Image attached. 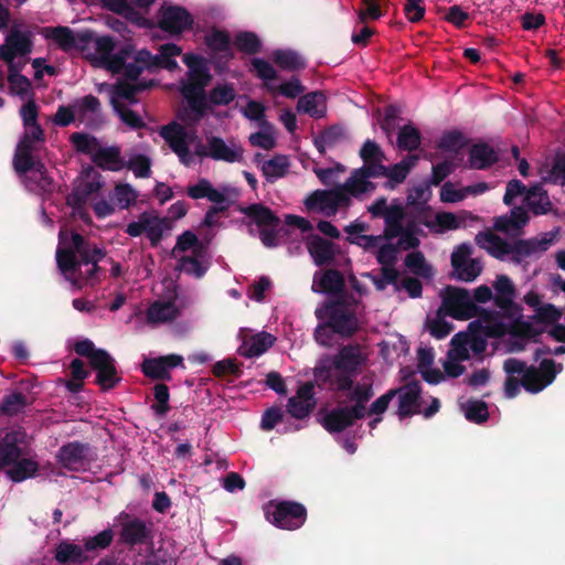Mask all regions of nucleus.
<instances>
[{
  "label": "nucleus",
  "mask_w": 565,
  "mask_h": 565,
  "mask_svg": "<svg viewBox=\"0 0 565 565\" xmlns=\"http://www.w3.org/2000/svg\"><path fill=\"white\" fill-rule=\"evenodd\" d=\"M72 245L58 247L56 263L61 273L76 288L94 285L99 281L97 276L100 267L98 263L106 257V252L97 247L79 233H72Z\"/></svg>",
  "instance_id": "1"
},
{
  "label": "nucleus",
  "mask_w": 565,
  "mask_h": 565,
  "mask_svg": "<svg viewBox=\"0 0 565 565\" xmlns=\"http://www.w3.org/2000/svg\"><path fill=\"white\" fill-rule=\"evenodd\" d=\"M212 76L209 67L188 71V83L182 85L181 94L185 98L190 113L180 115L185 122H199L209 111L205 87L210 84Z\"/></svg>",
  "instance_id": "2"
},
{
  "label": "nucleus",
  "mask_w": 565,
  "mask_h": 565,
  "mask_svg": "<svg viewBox=\"0 0 565 565\" xmlns=\"http://www.w3.org/2000/svg\"><path fill=\"white\" fill-rule=\"evenodd\" d=\"M441 306L438 316H449L456 320H469L477 316L489 320L491 312L473 302L469 291L461 287L446 286L440 292Z\"/></svg>",
  "instance_id": "3"
},
{
  "label": "nucleus",
  "mask_w": 565,
  "mask_h": 565,
  "mask_svg": "<svg viewBox=\"0 0 565 565\" xmlns=\"http://www.w3.org/2000/svg\"><path fill=\"white\" fill-rule=\"evenodd\" d=\"M237 210L259 227V239L264 246L268 248L278 246L280 218L268 206L253 203L247 206H238Z\"/></svg>",
  "instance_id": "4"
},
{
  "label": "nucleus",
  "mask_w": 565,
  "mask_h": 565,
  "mask_svg": "<svg viewBox=\"0 0 565 565\" xmlns=\"http://www.w3.org/2000/svg\"><path fill=\"white\" fill-rule=\"evenodd\" d=\"M265 516L267 521L279 529L297 530L307 520V509L296 501H280L277 503L270 501L265 508Z\"/></svg>",
  "instance_id": "5"
},
{
  "label": "nucleus",
  "mask_w": 565,
  "mask_h": 565,
  "mask_svg": "<svg viewBox=\"0 0 565 565\" xmlns=\"http://www.w3.org/2000/svg\"><path fill=\"white\" fill-rule=\"evenodd\" d=\"M118 544L134 548L151 543L153 540L152 524L126 512L119 514Z\"/></svg>",
  "instance_id": "6"
},
{
  "label": "nucleus",
  "mask_w": 565,
  "mask_h": 565,
  "mask_svg": "<svg viewBox=\"0 0 565 565\" xmlns=\"http://www.w3.org/2000/svg\"><path fill=\"white\" fill-rule=\"evenodd\" d=\"M45 135L42 126L36 122L24 126V132L17 145L13 168L18 174H25L32 167L33 152L38 149V142H44Z\"/></svg>",
  "instance_id": "7"
},
{
  "label": "nucleus",
  "mask_w": 565,
  "mask_h": 565,
  "mask_svg": "<svg viewBox=\"0 0 565 565\" xmlns=\"http://www.w3.org/2000/svg\"><path fill=\"white\" fill-rule=\"evenodd\" d=\"M471 254L472 247L468 243L458 245L451 253L452 278L471 282L480 276L483 269L482 263L479 258H470Z\"/></svg>",
  "instance_id": "8"
},
{
  "label": "nucleus",
  "mask_w": 565,
  "mask_h": 565,
  "mask_svg": "<svg viewBox=\"0 0 565 565\" xmlns=\"http://www.w3.org/2000/svg\"><path fill=\"white\" fill-rule=\"evenodd\" d=\"M30 437L23 428L8 431L0 439V470L10 468L22 456H28Z\"/></svg>",
  "instance_id": "9"
},
{
  "label": "nucleus",
  "mask_w": 565,
  "mask_h": 565,
  "mask_svg": "<svg viewBox=\"0 0 565 565\" xmlns=\"http://www.w3.org/2000/svg\"><path fill=\"white\" fill-rule=\"evenodd\" d=\"M328 311L327 327L333 333L341 337H352L358 330L355 313L347 308L343 300L329 301L326 303Z\"/></svg>",
  "instance_id": "10"
},
{
  "label": "nucleus",
  "mask_w": 565,
  "mask_h": 565,
  "mask_svg": "<svg viewBox=\"0 0 565 565\" xmlns=\"http://www.w3.org/2000/svg\"><path fill=\"white\" fill-rule=\"evenodd\" d=\"M558 230L543 233L541 237L516 239L512 243L511 262L521 264L525 258L540 257L554 243Z\"/></svg>",
  "instance_id": "11"
},
{
  "label": "nucleus",
  "mask_w": 565,
  "mask_h": 565,
  "mask_svg": "<svg viewBox=\"0 0 565 565\" xmlns=\"http://www.w3.org/2000/svg\"><path fill=\"white\" fill-rule=\"evenodd\" d=\"M158 17L157 26L171 35H180L193 25L191 13L181 6H162Z\"/></svg>",
  "instance_id": "12"
},
{
  "label": "nucleus",
  "mask_w": 565,
  "mask_h": 565,
  "mask_svg": "<svg viewBox=\"0 0 565 565\" xmlns=\"http://www.w3.org/2000/svg\"><path fill=\"white\" fill-rule=\"evenodd\" d=\"M182 53L181 46L174 43H166L159 46V54L153 55L147 49L138 51V62L147 63L149 72H153L158 68H164L168 71H174L178 68V63L174 60Z\"/></svg>",
  "instance_id": "13"
},
{
  "label": "nucleus",
  "mask_w": 565,
  "mask_h": 565,
  "mask_svg": "<svg viewBox=\"0 0 565 565\" xmlns=\"http://www.w3.org/2000/svg\"><path fill=\"white\" fill-rule=\"evenodd\" d=\"M41 34L56 42L63 51H68L74 47L83 50L94 39L93 33L89 31L74 34L68 26L62 25L43 28Z\"/></svg>",
  "instance_id": "14"
},
{
  "label": "nucleus",
  "mask_w": 565,
  "mask_h": 565,
  "mask_svg": "<svg viewBox=\"0 0 565 565\" xmlns=\"http://www.w3.org/2000/svg\"><path fill=\"white\" fill-rule=\"evenodd\" d=\"M204 43L212 52L211 58L214 61L216 70L227 66L228 62L234 58L231 38L226 31L213 29L204 36Z\"/></svg>",
  "instance_id": "15"
},
{
  "label": "nucleus",
  "mask_w": 565,
  "mask_h": 565,
  "mask_svg": "<svg viewBox=\"0 0 565 565\" xmlns=\"http://www.w3.org/2000/svg\"><path fill=\"white\" fill-rule=\"evenodd\" d=\"M32 167L24 175V185L28 191L42 196H50L54 192L55 183L49 175L45 164L40 159H32Z\"/></svg>",
  "instance_id": "16"
},
{
  "label": "nucleus",
  "mask_w": 565,
  "mask_h": 565,
  "mask_svg": "<svg viewBox=\"0 0 565 565\" xmlns=\"http://www.w3.org/2000/svg\"><path fill=\"white\" fill-rule=\"evenodd\" d=\"M32 34L13 26L0 45V60H15L17 56H25L32 52Z\"/></svg>",
  "instance_id": "17"
},
{
  "label": "nucleus",
  "mask_w": 565,
  "mask_h": 565,
  "mask_svg": "<svg viewBox=\"0 0 565 565\" xmlns=\"http://www.w3.org/2000/svg\"><path fill=\"white\" fill-rule=\"evenodd\" d=\"M183 365V356L179 354H168L159 358L145 359L141 364V371L145 376L151 380L170 381V371Z\"/></svg>",
  "instance_id": "18"
},
{
  "label": "nucleus",
  "mask_w": 565,
  "mask_h": 565,
  "mask_svg": "<svg viewBox=\"0 0 565 565\" xmlns=\"http://www.w3.org/2000/svg\"><path fill=\"white\" fill-rule=\"evenodd\" d=\"M89 365L97 372L95 383L102 391L113 390L121 381L115 365V360L107 351L99 353Z\"/></svg>",
  "instance_id": "19"
},
{
  "label": "nucleus",
  "mask_w": 565,
  "mask_h": 565,
  "mask_svg": "<svg viewBox=\"0 0 565 565\" xmlns=\"http://www.w3.org/2000/svg\"><path fill=\"white\" fill-rule=\"evenodd\" d=\"M90 450L89 444L81 441H70L63 445L57 454V462L70 471H78L85 465L88 459V452Z\"/></svg>",
  "instance_id": "20"
},
{
  "label": "nucleus",
  "mask_w": 565,
  "mask_h": 565,
  "mask_svg": "<svg viewBox=\"0 0 565 565\" xmlns=\"http://www.w3.org/2000/svg\"><path fill=\"white\" fill-rule=\"evenodd\" d=\"M76 119L84 124L87 128L96 129L100 126L102 104L100 100L89 94L82 98H77L72 103Z\"/></svg>",
  "instance_id": "21"
},
{
  "label": "nucleus",
  "mask_w": 565,
  "mask_h": 565,
  "mask_svg": "<svg viewBox=\"0 0 565 565\" xmlns=\"http://www.w3.org/2000/svg\"><path fill=\"white\" fill-rule=\"evenodd\" d=\"M397 391L398 395V407L397 415L401 419L411 417L415 414L420 413V393L422 387L418 381H412L399 388H393Z\"/></svg>",
  "instance_id": "22"
},
{
  "label": "nucleus",
  "mask_w": 565,
  "mask_h": 565,
  "mask_svg": "<svg viewBox=\"0 0 565 565\" xmlns=\"http://www.w3.org/2000/svg\"><path fill=\"white\" fill-rule=\"evenodd\" d=\"M313 384L306 382L297 390L296 396L288 399L287 411L291 417L303 419L309 416L316 406Z\"/></svg>",
  "instance_id": "23"
},
{
  "label": "nucleus",
  "mask_w": 565,
  "mask_h": 565,
  "mask_svg": "<svg viewBox=\"0 0 565 565\" xmlns=\"http://www.w3.org/2000/svg\"><path fill=\"white\" fill-rule=\"evenodd\" d=\"M159 134L179 158L186 153L189 141L192 140V137H195L194 132L189 134L184 126L177 121L162 126Z\"/></svg>",
  "instance_id": "24"
},
{
  "label": "nucleus",
  "mask_w": 565,
  "mask_h": 565,
  "mask_svg": "<svg viewBox=\"0 0 565 565\" xmlns=\"http://www.w3.org/2000/svg\"><path fill=\"white\" fill-rule=\"evenodd\" d=\"M306 246L317 266L330 265L334 262L337 250L333 242L312 234L307 238Z\"/></svg>",
  "instance_id": "25"
},
{
  "label": "nucleus",
  "mask_w": 565,
  "mask_h": 565,
  "mask_svg": "<svg viewBox=\"0 0 565 565\" xmlns=\"http://www.w3.org/2000/svg\"><path fill=\"white\" fill-rule=\"evenodd\" d=\"M530 217L523 206H514L509 214L497 217L494 228L508 235H519Z\"/></svg>",
  "instance_id": "26"
},
{
  "label": "nucleus",
  "mask_w": 565,
  "mask_h": 565,
  "mask_svg": "<svg viewBox=\"0 0 565 565\" xmlns=\"http://www.w3.org/2000/svg\"><path fill=\"white\" fill-rule=\"evenodd\" d=\"M499 161V154L486 142L473 143L469 149L468 166L476 170H486Z\"/></svg>",
  "instance_id": "27"
},
{
  "label": "nucleus",
  "mask_w": 565,
  "mask_h": 565,
  "mask_svg": "<svg viewBox=\"0 0 565 565\" xmlns=\"http://www.w3.org/2000/svg\"><path fill=\"white\" fill-rule=\"evenodd\" d=\"M475 241L480 248L486 249L497 259H504L505 256L511 255L512 243H508L490 231L478 233Z\"/></svg>",
  "instance_id": "28"
},
{
  "label": "nucleus",
  "mask_w": 565,
  "mask_h": 565,
  "mask_svg": "<svg viewBox=\"0 0 565 565\" xmlns=\"http://www.w3.org/2000/svg\"><path fill=\"white\" fill-rule=\"evenodd\" d=\"M276 338L268 332H258L243 341L237 352L239 355L252 359L264 354L270 349Z\"/></svg>",
  "instance_id": "29"
},
{
  "label": "nucleus",
  "mask_w": 565,
  "mask_h": 565,
  "mask_svg": "<svg viewBox=\"0 0 565 565\" xmlns=\"http://www.w3.org/2000/svg\"><path fill=\"white\" fill-rule=\"evenodd\" d=\"M363 361L364 359L360 348L349 344L342 347L333 356L332 366L335 371H345L356 374Z\"/></svg>",
  "instance_id": "30"
},
{
  "label": "nucleus",
  "mask_w": 565,
  "mask_h": 565,
  "mask_svg": "<svg viewBox=\"0 0 565 565\" xmlns=\"http://www.w3.org/2000/svg\"><path fill=\"white\" fill-rule=\"evenodd\" d=\"M92 162L104 171H120L125 167L120 148L117 146L103 147L94 153Z\"/></svg>",
  "instance_id": "31"
},
{
  "label": "nucleus",
  "mask_w": 565,
  "mask_h": 565,
  "mask_svg": "<svg viewBox=\"0 0 565 565\" xmlns=\"http://www.w3.org/2000/svg\"><path fill=\"white\" fill-rule=\"evenodd\" d=\"M524 203L535 215H545L552 211L553 204L547 191L541 184H534L525 193Z\"/></svg>",
  "instance_id": "32"
},
{
  "label": "nucleus",
  "mask_w": 565,
  "mask_h": 565,
  "mask_svg": "<svg viewBox=\"0 0 565 565\" xmlns=\"http://www.w3.org/2000/svg\"><path fill=\"white\" fill-rule=\"evenodd\" d=\"M207 147L210 158L214 160L230 163L238 162L242 160V148H231L221 137L212 136L207 138Z\"/></svg>",
  "instance_id": "33"
},
{
  "label": "nucleus",
  "mask_w": 565,
  "mask_h": 565,
  "mask_svg": "<svg viewBox=\"0 0 565 565\" xmlns=\"http://www.w3.org/2000/svg\"><path fill=\"white\" fill-rule=\"evenodd\" d=\"M493 287L497 291L493 299L498 308L503 311H509L515 308V303L513 301L515 297V287L508 276H498Z\"/></svg>",
  "instance_id": "34"
},
{
  "label": "nucleus",
  "mask_w": 565,
  "mask_h": 565,
  "mask_svg": "<svg viewBox=\"0 0 565 565\" xmlns=\"http://www.w3.org/2000/svg\"><path fill=\"white\" fill-rule=\"evenodd\" d=\"M186 195L193 200L207 199L215 204H223L227 202L224 192L213 188L207 179H200L194 185L186 188Z\"/></svg>",
  "instance_id": "35"
},
{
  "label": "nucleus",
  "mask_w": 565,
  "mask_h": 565,
  "mask_svg": "<svg viewBox=\"0 0 565 565\" xmlns=\"http://www.w3.org/2000/svg\"><path fill=\"white\" fill-rule=\"evenodd\" d=\"M317 279L315 278L312 290L315 292H326L330 295L342 294L345 287L343 274L338 269H327L321 275L318 287H316Z\"/></svg>",
  "instance_id": "36"
},
{
  "label": "nucleus",
  "mask_w": 565,
  "mask_h": 565,
  "mask_svg": "<svg viewBox=\"0 0 565 565\" xmlns=\"http://www.w3.org/2000/svg\"><path fill=\"white\" fill-rule=\"evenodd\" d=\"M354 424L344 406L332 408L321 419V425L330 434L342 433Z\"/></svg>",
  "instance_id": "37"
},
{
  "label": "nucleus",
  "mask_w": 565,
  "mask_h": 565,
  "mask_svg": "<svg viewBox=\"0 0 565 565\" xmlns=\"http://www.w3.org/2000/svg\"><path fill=\"white\" fill-rule=\"evenodd\" d=\"M179 313L173 301L156 300L147 309V321L152 324L171 322L178 318Z\"/></svg>",
  "instance_id": "38"
},
{
  "label": "nucleus",
  "mask_w": 565,
  "mask_h": 565,
  "mask_svg": "<svg viewBox=\"0 0 565 565\" xmlns=\"http://www.w3.org/2000/svg\"><path fill=\"white\" fill-rule=\"evenodd\" d=\"M297 110L316 119L324 117L327 110L324 95L321 92H312L300 96Z\"/></svg>",
  "instance_id": "39"
},
{
  "label": "nucleus",
  "mask_w": 565,
  "mask_h": 565,
  "mask_svg": "<svg viewBox=\"0 0 565 565\" xmlns=\"http://www.w3.org/2000/svg\"><path fill=\"white\" fill-rule=\"evenodd\" d=\"M54 557L63 565L83 564L88 561L85 548L68 541H62L56 546Z\"/></svg>",
  "instance_id": "40"
},
{
  "label": "nucleus",
  "mask_w": 565,
  "mask_h": 565,
  "mask_svg": "<svg viewBox=\"0 0 565 565\" xmlns=\"http://www.w3.org/2000/svg\"><path fill=\"white\" fill-rule=\"evenodd\" d=\"M406 216V212L404 206L399 204L390 205L385 216H384V231L383 237L384 239L391 241L394 239L401 234L403 230V221Z\"/></svg>",
  "instance_id": "41"
},
{
  "label": "nucleus",
  "mask_w": 565,
  "mask_h": 565,
  "mask_svg": "<svg viewBox=\"0 0 565 565\" xmlns=\"http://www.w3.org/2000/svg\"><path fill=\"white\" fill-rule=\"evenodd\" d=\"M273 62L284 71H301L307 67L306 60L294 50H275L271 54Z\"/></svg>",
  "instance_id": "42"
},
{
  "label": "nucleus",
  "mask_w": 565,
  "mask_h": 565,
  "mask_svg": "<svg viewBox=\"0 0 565 565\" xmlns=\"http://www.w3.org/2000/svg\"><path fill=\"white\" fill-rule=\"evenodd\" d=\"M39 462L26 456H22L10 468L7 469V476L13 482H22L36 475Z\"/></svg>",
  "instance_id": "43"
},
{
  "label": "nucleus",
  "mask_w": 565,
  "mask_h": 565,
  "mask_svg": "<svg viewBox=\"0 0 565 565\" xmlns=\"http://www.w3.org/2000/svg\"><path fill=\"white\" fill-rule=\"evenodd\" d=\"M418 157L415 154H408L398 163L392 167H387V174L385 178L388 179L386 186L393 188L394 184H398L405 181L412 168L416 164Z\"/></svg>",
  "instance_id": "44"
},
{
  "label": "nucleus",
  "mask_w": 565,
  "mask_h": 565,
  "mask_svg": "<svg viewBox=\"0 0 565 565\" xmlns=\"http://www.w3.org/2000/svg\"><path fill=\"white\" fill-rule=\"evenodd\" d=\"M388 0H361L358 17L362 23L369 20H379L387 12Z\"/></svg>",
  "instance_id": "45"
},
{
  "label": "nucleus",
  "mask_w": 565,
  "mask_h": 565,
  "mask_svg": "<svg viewBox=\"0 0 565 565\" xmlns=\"http://www.w3.org/2000/svg\"><path fill=\"white\" fill-rule=\"evenodd\" d=\"M422 142L420 131L412 124L404 125L397 134V147L405 151H415Z\"/></svg>",
  "instance_id": "46"
},
{
  "label": "nucleus",
  "mask_w": 565,
  "mask_h": 565,
  "mask_svg": "<svg viewBox=\"0 0 565 565\" xmlns=\"http://www.w3.org/2000/svg\"><path fill=\"white\" fill-rule=\"evenodd\" d=\"M259 36L252 31H239L234 36V46L242 53L255 55L262 51Z\"/></svg>",
  "instance_id": "47"
},
{
  "label": "nucleus",
  "mask_w": 565,
  "mask_h": 565,
  "mask_svg": "<svg viewBox=\"0 0 565 565\" xmlns=\"http://www.w3.org/2000/svg\"><path fill=\"white\" fill-rule=\"evenodd\" d=\"M110 104L115 113L126 126L134 130L146 128L143 119L135 110L117 100L116 96L110 97Z\"/></svg>",
  "instance_id": "48"
},
{
  "label": "nucleus",
  "mask_w": 565,
  "mask_h": 565,
  "mask_svg": "<svg viewBox=\"0 0 565 565\" xmlns=\"http://www.w3.org/2000/svg\"><path fill=\"white\" fill-rule=\"evenodd\" d=\"M236 98V92L232 83L217 84L206 96L209 110L212 106H226Z\"/></svg>",
  "instance_id": "49"
},
{
  "label": "nucleus",
  "mask_w": 565,
  "mask_h": 565,
  "mask_svg": "<svg viewBox=\"0 0 565 565\" xmlns=\"http://www.w3.org/2000/svg\"><path fill=\"white\" fill-rule=\"evenodd\" d=\"M289 168V160L284 154H276L264 162L262 167L263 174L267 180L274 181L286 175Z\"/></svg>",
  "instance_id": "50"
},
{
  "label": "nucleus",
  "mask_w": 565,
  "mask_h": 565,
  "mask_svg": "<svg viewBox=\"0 0 565 565\" xmlns=\"http://www.w3.org/2000/svg\"><path fill=\"white\" fill-rule=\"evenodd\" d=\"M26 405V396L21 392H13L2 398L0 404V414L6 416H15L22 413Z\"/></svg>",
  "instance_id": "51"
},
{
  "label": "nucleus",
  "mask_w": 565,
  "mask_h": 565,
  "mask_svg": "<svg viewBox=\"0 0 565 565\" xmlns=\"http://www.w3.org/2000/svg\"><path fill=\"white\" fill-rule=\"evenodd\" d=\"M344 185L349 193L354 198L375 190V184L371 182L369 178H363L358 169L352 171L350 178L344 182Z\"/></svg>",
  "instance_id": "52"
},
{
  "label": "nucleus",
  "mask_w": 565,
  "mask_h": 565,
  "mask_svg": "<svg viewBox=\"0 0 565 565\" xmlns=\"http://www.w3.org/2000/svg\"><path fill=\"white\" fill-rule=\"evenodd\" d=\"M70 140L77 152L88 154L90 160L100 146L99 140L95 136L85 132H74L71 135Z\"/></svg>",
  "instance_id": "53"
},
{
  "label": "nucleus",
  "mask_w": 565,
  "mask_h": 565,
  "mask_svg": "<svg viewBox=\"0 0 565 565\" xmlns=\"http://www.w3.org/2000/svg\"><path fill=\"white\" fill-rule=\"evenodd\" d=\"M466 418L475 424H483L489 418L488 405L481 399H469L462 406Z\"/></svg>",
  "instance_id": "54"
},
{
  "label": "nucleus",
  "mask_w": 565,
  "mask_h": 565,
  "mask_svg": "<svg viewBox=\"0 0 565 565\" xmlns=\"http://www.w3.org/2000/svg\"><path fill=\"white\" fill-rule=\"evenodd\" d=\"M467 339L468 333L466 332H458L452 337L450 341L451 348L447 353L448 359L454 361H468L470 359Z\"/></svg>",
  "instance_id": "55"
},
{
  "label": "nucleus",
  "mask_w": 565,
  "mask_h": 565,
  "mask_svg": "<svg viewBox=\"0 0 565 565\" xmlns=\"http://www.w3.org/2000/svg\"><path fill=\"white\" fill-rule=\"evenodd\" d=\"M114 541V531L108 527L94 536L84 540V548L87 553H97L110 546Z\"/></svg>",
  "instance_id": "56"
},
{
  "label": "nucleus",
  "mask_w": 565,
  "mask_h": 565,
  "mask_svg": "<svg viewBox=\"0 0 565 565\" xmlns=\"http://www.w3.org/2000/svg\"><path fill=\"white\" fill-rule=\"evenodd\" d=\"M152 85L151 82L149 83H137V84H130V83H119L115 89L111 96H116L117 100L119 98H122L130 104L137 103L136 95L148 87Z\"/></svg>",
  "instance_id": "57"
},
{
  "label": "nucleus",
  "mask_w": 565,
  "mask_h": 565,
  "mask_svg": "<svg viewBox=\"0 0 565 565\" xmlns=\"http://www.w3.org/2000/svg\"><path fill=\"white\" fill-rule=\"evenodd\" d=\"M153 396L156 403L151 405V409L156 413V415L162 417L168 414L170 411L169 399L170 393L169 387L163 383H158L153 387Z\"/></svg>",
  "instance_id": "58"
},
{
  "label": "nucleus",
  "mask_w": 565,
  "mask_h": 565,
  "mask_svg": "<svg viewBox=\"0 0 565 565\" xmlns=\"http://www.w3.org/2000/svg\"><path fill=\"white\" fill-rule=\"evenodd\" d=\"M137 198L138 193L130 184L120 183L115 186L113 199L120 209H129Z\"/></svg>",
  "instance_id": "59"
},
{
  "label": "nucleus",
  "mask_w": 565,
  "mask_h": 565,
  "mask_svg": "<svg viewBox=\"0 0 565 565\" xmlns=\"http://www.w3.org/2000/svg\"><path fill=\"white\" fill-rule=\"evenodd\" d=\"M307 209H318L322 212L332 211V201L329 190H316L305 201Z\"/></svg>",
  "instance_id": "60"
},
{
  "label": "nucleus",
  "mask_w": 565,
  "mask_h": 565,
  "mask_svg": "<svg viewBox=\"0 0 565 565\" xmlns=\"http://www.w3.org/2000/svg\"><path fill=\"white\" fill-rule=\"evenodd\" d=\"M466 140L463 138V135L460 131L452 130L445 132L439 142L438 148L444 151H452L455 153H458L465 146Z\"/></svg>",
  "instance_id": "61"
},
{
  "label": "nucleus",
  "mask_w": 565,
  "mask_h": 565,
  "mask_svg": "<svg viewBox=\"0 0 565 565\" xmlns=\"http://www.w3.org/2000/svg\"><path fill=\"white\" fill-rule=\"evenodd\" d=\"M175 269L195 278H202L206 273V268L201 264L196 256H182L179 259Z\"/></svg>",
  "instance_id": "62"
},
{
  "label": "nucleus",
  "mask_w": 565,
  "mask_h": 565,
  "mask_svg": "<svg viewBox=\"0 0 565 565\" xmlns=\"http://www.w3.org/2000/svg\"><path fill=\"white\" fill-rule=\"evenodd\" d=\"M125 167L134 172L136 178H149L151 174V161L145 154H136L131 157Z\"/></svg>",
  "instance_id": "63"
},
{
  "label": "nucleus",
  "mask_w": 565,
  "mask_h": 565,
  "mask_svg": "<svg viewBox=\"0 0 565 565\" xmlns=\"http://www.w3.org/2000/svg\"><path fill=\"white\" fill-rule=\"evenodd\" d=\"M540 376V371L533 365L530 366L521 379V384L524 390L534 394L543 391L546 386L544 380Z\"/></svg>",
  "instance_id": "64"
}]
</instances>
